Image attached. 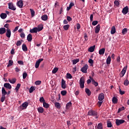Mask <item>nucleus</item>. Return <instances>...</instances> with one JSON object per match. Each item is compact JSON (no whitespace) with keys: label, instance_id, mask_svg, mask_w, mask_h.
Returning <instances> with one entry per match:
<instances>
[{"label":"nucleus","instance_id":"obj_7","mask_svg":"<svg viewBox=\"0 0 129 129\" xmlns=\"http://www.w3.org/2000/svg\"><path fill=\"white\" fill-rule=\"evenodd\" d=\"M71 107H72V103H71V102H70L66 104V108L68 111H70Z\"/></svg>","mask_w":129,"mask_h":129},{"label":"nucleus","instance_id":"obj_11","mask_svg":"<svg viewBox=\"0 0 129 129\" xmlns=\"http://www.w3.org/2000/svg\"><path fill=\"white\" fill-rule=\"evenodd\" d=\"M6 31V37H7V38H11V35H12L11 29H7Z\"/></svg>","mask_w":129,"mask_h":129},{"label":"nucleus","instance_id":"obj_31","mask_svg":"<svg viewBox=\"0 0 129 129\" xmlns=\"http://www.w3.org/2000/svg\"><path fill=\"white\" fill-rule=\"evenodd\" d=\"M43 107H44L45 108H49V107H50L49 104L47 103L46 102L43 103Z\"/></svg>","mask_w":129,"mask_h":129},{"label":"nucleus","instance_id":"obj_34","mask_svg":"<svg viewBox=\"0 0 129 129\" xmlns=\"http://www.w3.org/2000/svg\"><path fill=\"white\" fill-rule=\"evenodd\" d=\"M13 64H14V61L12 60H9L7 67H11V66H13Z\"/></svg>","mask_w":129,"mask_h":129},{"label":"nucleus","instance_id":"obj_39","mask_svg":"<svg viewBox=\"0 0 129 129\" xmlns=\"http://www.w3.org/2000/svg\"><path fill=\"white\" fill-rule=\"evenodd\" d=\"M97 129H103V127H102V123H99L98 124V126L97 127Z\"/></svg>","mask_w":129,"mask_h":129},{"label":"nucleus","instance_id":"obj_12","mask_svg":"<svg viewBox=\"0 0 129 129\" xmlns=\"http://www.w3.org/2000/svg\"><path fill=\"white\" fill-rule=\"evenodd\" d=\"M100 31V25L98 24L97 26H96V28L95 29V34H98Z\"/></svg>","mask_w":129,"mask_h":129},{"label":"nucleus","instance_id":"obj_30","mask_svg":"<svg viewBox=\"0 0 129 129\" xmlns=\"http://www.w3.org/2000/svg\"><path fill=\"white\" fill-rule=\"evenodd\" d=\"M37 110L40 113H43V112H44V108H43V107H39L37 108Z\"/></svg>","mask_w":129,"mask_h":129},{"label":"nucleus","instance_id":"obj_21","mask_svg":"<svg viewBox=\"0 0 129 129\" xmlns=\"http://www.w3.org/2000/svg\"><path fill=\"white\" fill-rule=\"evenodd\" d=\"M115 32H116L115 26L112 27L111 29V32H110L111 35H113V34H115Z\"/></svg>","mask_w":129,"mask_h":129},{"label":"nucleus","instance_id":"obj_5","mask_svg":"<svg viewBox=\"0 0 129 129\" xmlns=\"http://www.w3.org/2000/svg\"><path fill=\"white\" fill-rule=\"evenodd\" d=\"M87 69H88V64H85L84 66L81 68V71H82L83 73H87Z\"/></svg>","mask_w":129,"mask_h":129},{"label":"nucleus","instance_id":"obj_64","mask_svg":"<svg viewBox=\"0 0 129 129\" xmlns=\"http://www.w3.org/2000/svg\"><path fill=\"white\" fill-rule=\"evenodd\" d=\"M10 26V24H6L4 25L5 28H6L7 29H9V27Z\"/></svg>","mask_w":129,"mask_h":129},{"label":"nucleus","instance_id":"obj_13","mask_svg":"<svg viewBox=\"0 0 129 129\" xmlns=\"http://www.w3.org/2000/svg\"><path fill=\"white\" fill-rule=\"evenodd\" d=\"M103 99H104V94L103 93L100 94L98 96V100L102 101Z\"/></svg>","mask_w":129,"mask_h":129},{"label":"nucleus","instance_id":"obj_35","mask_svg":"<svg viewBox=\"0 0 129 129\" xmlns=\"http://www.w3.org/2000/svg\"><path fill=\"white\" fill-rule=\"evenodd\" d=\"M20 87H21V84H17V86L15 88L16 92H18L19 89H20Z\"/></svg>","mask_w":129,"mask_h":129},{"label":"nucleus","instance_id":"obj_8","mask_svg":"<svg viewBox=\"0 0 129 129\" xmlns=\"http://www.w3.org/2000/svg\"><path fill=\"white\" fill-rule=\"evenodd\" d=\"M44 59L40 58L37 61H36V63L35 64V68H39V66H40V63L43 61Z\"/></svg>","mask_w":129,"mask_h":129},{"label":"nucleus","instance_id":"obj_54","mask_svg":"<svg viewBox=\"0 0 129 129\" xmlns=\"http://www.w3.org/2000/svg\"><path fill=\"white\" fill-rule=\"evenodd\" d=\"M114 4L115 6H116V7H118V6H119V2L117 1H114Z\"/></svg>","mask_w":129,"mask_h":129},{"label":"nucleus","instance_id":"obj_37","mask_svg":"<svg viewBox=\"0 0 129 129\" xmlns=\"http://www.w3.org/2000/svg\"><path fill=\"white\" fill-rule=\"evenodd\" d=\"M112 102L113 103H117V98L115 97H113L112 98Z\"/></svg>","mask_w":129,"mask_h":129},{"label":"nucleus","instance_id":"obj_14","mask_svg":"<svg viewBox=\"0 0 129 129\" xmlns=\"http://www.w3.org/2000/svg\"><path fill=\"white\" fill-rule=\"evenodd\" d=\"M95 49V45H93L89 48L88 51V52H90V53H92V52H94V50Z\"/></svg>","mask_w":129,"mask_h":129},{"label":"nucleus","instance_id":"obj_18","mask_svg":"<svg viewBox=\"0 0 129 129\" xmlns=\"http://www.w3.org/2000/svg\"><path fill=\"white\" fill-rule=\"evenodd\" d=\"M9 81L10 83H12V84H15V82H17V79L16 78H13V79H9Z\"/></svg>","mask_w":129,"mask_h":129},{"label":"nucleus","instance_id":"obj_62","mask_svg":"<svg viewBox=\"0 0 129 129\" xmlns=\"http://www.w3.org/2000/svg\"><path fill=\"white\" fill-rule=\"evenodd\" d=\"M70 27V25H65V30H68V29H69V27Z\"/></svg>","mask_w":129,"mask_h":129},{"label":"nucleus","instance_id":"obj_32","mask_svg":"<svg viewBox=\"0 0 129 129\" xmlns=\"http://www.w3.org/2000/svg\"><path fill=\"white\" fill-rule=\"evenodd\" d=\"M43 25H39L37 27V31L38 32H40V31H42V30H43Z\"/></svg>","mask_w":129,"mask_h":129},{"label":"nucleus","instance_id":"obj_38","mask_svg":"<svg viewBox=\"0 0 129 129\" xmlns=\"http://www.w3.org/2000/svg\"><path fill=\"white\" fill-rule=\"evenodd\" d=\"M126 33H127V29L124 28L122 30V35H125V34H126Z\"/></svg>","mask_w":129,"mask_h":129},{"label":"nucleus","instance_id":"obj_25","mask_svg":"<svg viewBox=\"0 0 129 129\" xmlns=\"http://www.w3.org/2000/svg\"><path fill=\"white\" fill-rule=\"evenodd\" d=\"M0 17L1 19H2L3 20H5V19L7 18V15L6 13H2L0 15Z\"/></svg>","mask_w":129,"mask_h":129},{"label":"nucleus","instance_id":"obj_41","mask_svg":"<svg viewBox=\"0 0 129 129\" xmlns=\"http://www.w3.org/2000/svg\"><path fill=\"white\" fill-rule=\"evenodd\" d=\"M129 84V81L128 80H127V79H126L124 81V85H125V86H127Z\"/></svg>","mask_w":129,"mask_h":129},{"label":"nucleus","instance_id":"obj_42","mask_svg":"<svg viewBox=\"0 0 129 129\" xmlns=\"http://www.w3.org/2000/svg\"><path fill=\"white\" fill-rule=\"evenodd\" d=\"M34 90H35V88L33 86L31 87V88L29 89V93H33Z\"/></svg>","mask_w":129,"mask_h":129},{"label":"nucleus","instance_id":"obj_40","mask_svg":"<svg viewBox=\"0 0 129 129\" xmlns=\"http://www.w3.org/2000/svg\"><path fill=\"white\" fill-rule=\"evenodd\" d=\"M89 63L90 64V66L93 67L94 61L92 59H89L88 60Z\"/></svg>","mask_w":129,"mask_h":129},{"label":"nucleus","instance_id":"obj_46","mask_svg":"<svg viewBox=\"0 0 129 129\" xmlns=\"http://www.w3.org/2000/svg\"><path fill=\"white\" fill-rule=\"evenodd\" d=\"M27 76H28V74H27V73L24 72L23 74V79H26V78H27Z\"/></svg>","mask_w":129,"mask_h":129},{"label":"nucleus","instance_id":"obj_4","mask_svg":"<svg viewBox=\"0 0 129 129\" xmlns=\"http://www.w3.org/2000/svg\"><path fill=\"white\" fill-rule=\"evenodd\" d=\"M127 69V66L124 67L119 74L120 77H123L125 72H126V69Z\"/></svg>","mask_w":129,"mask_h":129},{"label":"nucleus","instance_id":"obj_29","mask_svg":"<svg viewBox=\"0 0 129 129\" xmlns=\"http://www.w3.org/2000/svg\"><path fill=\"white\" fill-rule=\"evenodd\" d=\"M85 92L88 95V96H90L91 95V91L89 89L86 88L85 89Z\"/></svg>","mask_w":129,"mask_h":129},{"label":"nucleus","instance_id":"obj_55","mask_svg":"<svg viewBox=\"0 0 129 129\" xmlns=\"http://www.w3.org/2000/svg\"><path fill=\"white\" fill-rule=\"evenodd\" d=\"M67 19L68 22H71L72 21V18L70 16H67Z\"/></svg>","mask_w":129,"mask_h":129},{"label":"nucleus","instance_id":"obj_9","mask_svg":"<svg viewBox=\"0 0 129 129\" xmlns=\"http://www.w3.org/2000/svg\"><path fill=\"white\" fill-rule=\"evenodd\" d=\"M17 7H19L20 9H22L23 8V6H24V3L23 2V1L20 0L18 1L17 3Z\"/></svg>","mask_w":129,"mask_h":129},{"label":"nucleus","instance_id":"obj_2","mask_svg":"<svg viewBox=\"0 0 129 129\" xmlns=\"http://www.w3.org/2000/svg\"><path fill=\"white\" fill-rule=\"evenodd\" d=\"M124 122H125V121L123 119H115V124L117 126L120 125V124H122V123H124Z\"/></svg>","mask_w":129,"mask_h":129},{"label":"nucleus","instance_id":"obj_17","mask_svg":"<svg viewBox=\"0 0 129 129\" xmlns=\"http://www.w3.org/2000/svg\"><path fill=\"white\" fill-rule=\"evenodd\" d=\"M105 52V48H103L99 50V55H104Z\"/></svg>","mask_w":129,"mask_h":129},{"label":"nucleus","instance_id":"obj_33","mask_svg":"<svg viewBox=\"0 0 129 129\" xmlns=\"http://www.w3.org/2000/svg\"><path fill=\"white\" fill-rule=\"evenodd\" d=\"M61 87L63 89H65V81L63 79L61 80Z\"/></svg>","mask_w":129,"mask_h":129},{"label":"nucleus","instance_id":"obj_58","mask_svg":"<svg viewBox=\"0 0 129 129\" xmlns=\"http://www.w3.org/2000/svg\"><path fill=\"white\" fill-rule=\"evenodd\" d=\"M119 93L121 94V95H123V94H124L125 92L124 91H121V89L119 90Z\"/></svg>","mask_w":129,"mask_h":129},{"label":"nucleus","instance_id":"obj_50","mask_svg":"<svg viewBox=\"0 0 129 129\" xmlns=\"http://www.w3.org/2000/svg\"><path fill=\"white\" fill-rule=\"evenodd\" d=\"M124 107H121L119 108L118 110V113H119V112H120V111H122V110H124Z\"/></svg>","mask_w":129,"mask_h":129},{"label":"nucleus","instance_id":"obj_27","mask_svg":"<svg viewBox=\"0 0 129 129\" xmlns=\"http://www.w3.org/2000/svg\"><path fill=\"white\" fill-rule=\"evenodd\" d=\"M22 50L24 52H27V51H28V48L27 47V45H26V44H23L22 45Z\"/></svg>","mask_w":129,"mask_h":129},{"label":"nucleus","instance_id":"obj_22","mask_svg":"<svg viewBox=\"0 0 129 129\" xmlns=\"http://www.w3.org/2000/svg\"><path fill=\"white\" fill-rule=\"evenodd\" d=\"M111 62V57H110V56H108L106 59V63L108 65H109Z\"/></svg>","mask_w":129,"mask_h":129},{"label":"nucleus","instance_id":"obj_61","mask_svg":"<svg viewBox=\"0 0 129 129\" xmlns=\"http://www.w3.org/2000/svg\"><path fill=\"white\" fill-rule=\"evenodd\" d=\"M112 126V124H111V122H108L107 123V127H111Z\"/></svg>","mask_w":129,"mask_h":129},{"label":"nucleus","instance_id":"obj_10","mask_svg":"<svg viewBox=\"0 0 129 129\" xmlns=\"http://www.w3.org/2000/svg\"><path fill=\"white\" fill-rule=\"evenodd\" d=\"M122 13L124 15H126L127 13H128V7H127V6H126L125 7L123 8Z\"/></svg>","mask_w":129,"mask_h":129},{"label":"nucleus","instance_id":"obj_15","mask_svg":"<svg viewBox=\"0 0 129 129\" xmlns=\"http://www.w3.org/2000/svg\"><path fill=\"white\" fill-rule=\"evenodd\" d=\"M4 87L6 88H8V89H12V85L10 84V83H5L4 85Z\"/></svg>","mask_w":129,"mask_h":129},{"label":"nucleus","instance_id":"obj_48","mask_svg":"<svg viewBox=\"0 0 129 129\" xmlns=\"http://www.w3.org/2000/svg\"><path fill=\"white\" fill-rule=\"evenodd\" d=\"M55 107H56L57 108H60V103H58V102H55Z\"/></svg>","mask_w":129,"mask_h":129},{"label":"nucleus","instance_id":"obj_43","mask_svg":"<svg viewBox=\"0 0 129 129\" xmlns=\"http://www.w3.org/2000/svg\"><path fill=\"white\" fill-rule=\"evenodd\" d=\"M30 11L31 14V17H34L35 16V11L32 9H30Z\"/></svg>","mask_w":129,"mask_h":129},{"label":"nucleus","instance_id":"obj_3","mask_svg":"<svg viewBox=\"0 0 129 129\" xmlns=\"http://www.w3.org/2000/svg\"><path fill=\"white\" fill-rule=\"evenodd\" d=\"M88 114V115H90L91 116H96L97 115V112H96V111L91 110L89 111Z\"/></svg>","mask_w":129,"mask_h":129},{"label":"nucleus","instance_id":"obj_47","mask_svg":"<svg viewBox=\"0 0 129 129\" xmlns=\"http://www.w3.org/2000/svg\"><path fill=\"white\" fill-rule=\"evenodd\" d=\"M58 71V68H54L53 70H52V72L53 74H55Z\"/></svg>","mask_w":129,"mask_h":129},{"label":"nucleus","instance_id":"obj_52","mask_svg":"<svg viewBox=\"0 0 129 129\" xmlns=\"http://www.w3.org/2000/svg\"><path fill=\"white\" fill-rule=\"evenodd\" d=\"M41 81H36L35 82V85H40V84H41Z\"/></svg>","mask_w":129,"mask_h":129},{"label":"nucleus","instance_id":"obj_53","mask_svg":"<svg viewBox=\"0 0 129 129\" xmlns=\"http://www.w3.org/2000/svg\"><path fill=\"white\" fill-rule=\"evenodd\" d=\"M97 24H98V22H97V21H93V22L92 23L93 26H96V25H97Z\"/></svg>","mask_w":129,"mask_h":129},{"label":"nucleus","instance_id":"obj_24","mask_svg":"<svg viewBox=\"0 0 129 129\" xmlns=\"http://www.w3.org/2000/svg\"><path fill=\"white\" fill-rule=\"evenodd\" d=\"M32 34H29L27 36V40L28 41V42H32Z\"/></svg>","mask_w":129,"mask_h":129},{"label":"nucleus","instance_id":"obj_19","mask_svg":"<svg viewBox=\"0 0 129 129\" xmlns=\"http://www.w3.org/2000/svg\"><path fill=\"white\" fill-rule=\"evenodd\" d=\"M38 32V28L37 27H35L30 30V33H37Z\"/></svg>","mask_w":129,"mask_h":129},{"label":"nucleus","instance_id":"obj_28","mask_svg":"<svg viewBox=\"0 0 129 129\" xmlns=\"http://www.w3.org/2000/svg\"><path fill=\"white\" fill-rule=\"evenodd\" d=\"M2 95L6 96V95H7V94H8V92H7L5 88H4V87L2 88Z\"/></svg>","mask_w":129,"mask_h":129},{"label":"nucleus","instance_id":"obj_45","mask_svg":"<svg viewBox=\"0 0 129 129\" xmlns=\"http://www.w3.org/2000/svg\"><path fill=\"white\" fill-rule=\"evenodd\" d=\"M92 83V84H94V85L95 87L98 86V83H97V82H95V81L94 80H93Z\"/></svg>","mask_w":129,"mask_h":129},{"label":"nucleus","instance_id":"obj_51","mask_svg":"<svg viewBox=\"0 0 129 129\" xmlns=\"http://www.w3.org/2000/svg\"><path fill=\"white\" fill-rule=\"evenodd\" d=\"M22 45V41H18L16 42V46H21Z\"/></svg>","mask_w":129,"mask_h":129},{"label":"nucleus","instance_id":"obj_44","mask_svg":"<svg viewBox=\"0 0 129 129\" xmlns=\"http://www.w3.org/2000/svg\"><path fill=\"white\" fill-rule=\"evenodd\" d=\"M39 101L40 102L44 103V102H45V99H44L43 97H41L39 98Z\"/></svg>","mask_w":129,"mask_h":129},{"label":"nucleus","instance_id":"obj_23","mask_svg":"<svg viewBox=\"0 0 129 129\" xmlns=\"http://www.w3.org/2000/svg\"><path fill=\"white\" fill-rule=\"evenodd\" d=\"M41 20L42 21H47L48 20V16L47 15H43L41 16Z\"/></svg>","mask_w":129,"mask_h":129},{"label":"nucleus","instance_id":"obj_20","mask_svg":"<svg viewBox=\"0 0 129 129\" xmlns=\"http://www.w3.org/2000/svg\"><path fill=\"white\" fill-rule=\"evenodd\" d=\"M6 32H7V30H6L5 28H0V35H3V34H5Z\"/></svg>","mask_w":129,"mask_h":129},{"label":"nucleus","instance_id":"obj_49","mask_svg":"<svg viewBox=\"0 0 129 129\" xmlns=\"http://www.w3.org/2000/svg\"><path fill=\"white\" fill-rule=\"evenodd\" d=\"M5 99H6V96L2 95L1 99V102H4V101H5Z\"/></svg>","mask_w":129,"mask_h":129},{"label":"nucleus","instance_id":"obj_60","mask_svg":"<svg viewBox=\"0 0 129 129\" xmlns=\"http://www.w3.org/2000/svg\"><path fill=\"white\" fill-rule=\"evenodd\" d=\"M80 28H81L80 24L79 23H78L77 24V30H80Z\"/></svg>","mask_w":129,"mask_h":129},{"label":"nucleus","instance_id":"obj_63","mask_svg":"<svg viewBox=\"0 0 129 129\" xmlns=\"http://www.w3.org/2000/svg\"><path fill=\"white\" fill-rule=\"evenodd\" d=\"M61 95H63V96H64L65 95V90L61 91L60 92Z\"/></svg>","mask_w":129,"mask_h":129},{"label":"nucleus","instance_id":"obj_56","mask_svg":"<svg viewBox=\"0 0 129 129\" xmlns=\"http://www.w3.org/2000/svg\"><path fill=\"white\" fill-rule=\"evenodd\" d=\"M17 62L20 65H24V61H23V60H18Z\"/></svg>","mask_w":129,"mask_h":129},{"label":"nucleus","instance_id":"obj_59","mask_svg":"<svg viewBox=\"0 0 129 129\" xmlns=\"http://www.w3.org/2000/svg\"><path fill=\"white\" fill-rule=\"evenodd\" d=\"M25 33H21L20 34V37H21V38H25Z\"/></svg>","mask_w":129,"mask_h":129},{"label":"nucleus","instance_id":"obj_26","mask_svg":"<svg viewBox=\"0 0 129 129\" xmlns=\"http://www.w3.org/2000/svg\"><path fill=\"white\" fill-rule=\"evenodd\" d=\"M79 61H80L79 58H77L76 59L72 60V61L73 62V65H75L76 64H77V63H78Z\"/></svg>","mask_w":129,"mask_h":129},{"label":"nucleus","instance_id":"obj_6","mask_svg":"<svg viewBox=\"0 0 129 129\" xmlns=\"http://www.w3.org/2000/svg\"><path fill=\"white\" fill-rule=\"evenodd\" d=\"M8 7L9 10H12V11H16V10H17V8H16V7L14 6V4H13V3H9L8 4Z\"/></svg>","mask_w":129,"mask_h":129},{"label":"nucleus","instance_id":"obj_36","mask_svg":"<svg viewBox=\"0 0 129 129\" xmlns=\"http://www.w3.org/2000/svg\"><path fill=\"white\" fill-rule=\"evenodd\" d=\"M66 78H67V79H71L72 78V75H71V74L67 73Z\"/></svg>","mask_w":129,"mask_h":129},{"label":"nucleus","instance_id":"obj_1","mask_svg":"<svg viewBox=\"0 0 129 129\" xmlns=\"http://www.w3.org/2000/svg\"><path fill=\"white\" fill-rule=\"evenodd\" d=\"M85 83V79L84 77H81L80 80V88H84V84Z\"/></svg>","mask_w":129,"mask_h":129},{"label":"nucleus","instance_id":"obj_16","mask_svg":"<svg viewBox=\"0 0 129 129\" xmlns=\"http://www.w3.org/2000/svg\"><path fill=\"white\" fill-rule=\"evenodd\" d=\"M28 105H29V103L25 102L24 103H23L22 104V106L23 108H22V109H26L27 108V107H28Z\"/></svg>","mask_w":129,"mask_h":129},{"label":"nucleus","instance_id":"obj_57","mask_svg":"<svg viewBox=\"0 0 129 129\" xmlns=\"http://www.w3.org/2000/svg\"><path fill=\"white\" fill-rule=\"evenodd\" d=\"M101 104H102V101H100L98 102L97 105L99 107L101 106Z\"/></svg>","mask_w":129,"mask_h":129}]
</instances>
